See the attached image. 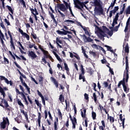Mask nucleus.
I'll use <instances>...</instances> for the list:
<instances>
[{"label":"nucleus","instance_id":"1","mask_svg":"<svg viewBox=\"0 0 130 130\" xmlns=\"http://www.w3.org/2000/svg\"><path fill=\"white\" fill-rule=\"evenodd\" d=\"M94 26L99 30L98 37L100 39L104 41V40L105 39H104V37H105V35H106V34H105V31H109V29H108L106 26L103 25L102 26L103 30L102 29L99 28L96 24H94Z\"/></svg>","mask_w":130,"mask_h":130},{"label":"nucleus","instance_id":"2","mask_svg":"<svg viewBox=\"0 0 130 130\" xmlns=\"http://www.w3.org/2000/svg\"><path fill=\"white\" fill-rule=\"evenodd\" d=\"M62 2L63 4H57V8L59 9L60 11L62 12H67L69 8L71 7V3H68L66 2V1L63 0Z\"/></svg>","mask_w":130,"mask_h":130},{"label":"nucleus","instance_id":"3","mask_svg":"<svg viewBox=\"0 0 130 130\" xmlns=\"http://www.w3.org/2000/svg\"><path fill=\"white\" fill-rule=\"evenodd\" d=\"M10 125V121H9V118L8 117H3V121L0 123V127L2 129H5L7 126V124Z\"/></svg>","mask_w":130,"mask_h":130},{"label":"nucleus","instance_id":"4","mask_svg":"<svg viewBox=\"0 0 130 130\" xmlns=\"http://www.w3.org/2000/svg\"><path fill=\"white\" fill-rule=\"evenodd\" d=\"M0 99L2 100L1 103H2V104H3V103H4L5 104L4 108L5 110H7V111L10 112V111H11V107H10V105H9V103H8V101H6V100H5V98H4V97L3 99L1 98Z\"/></svg>","mask_w":130,"mask_h":130},{"label":"nucleus","instance_id":"5","mask_svg":"<svg viewBox=\"0 0 130 130\" xmlns=\"http://www.w3.org/2000/svg\"><path fill=\"white\" fill-rule=\"evenodd\" d=\"M87 112V110L86 109H84L83 110V112L81 111V115L83 118H84V122L85 124V127H88V118L86 116V113Z\"/></svg>","mask_w":130,"mask_h":130},{"label":"nucleus","instance_id":"6","mask_svg":"<svg viewBox=\"0 0 130 130\" xmlns=\"http://www.w3.org/2000/svg\"><path fill=\"white\" fill-rule=\"evenodd\" d=\"M94 12L95 14H99V16L103 15L104 10L102 8V6L95 7L94 9Z\"/></svg>","mask_w":130,"mask_h":130},{"label":"nucleus","instance_id":"7","mask_svg":"<svg viewBox=\"0 0 130 130\" xmlns=\"http://www.w3.org/2000/svg\"><path fill=\"white\" fill-rule=\"evenodd\" d=\"M81 73L79 74V80H82L83 82H86V78L85 77V69L83 65L81 66Z\"/></svg>","mask_w":130,"mask_h":130},{"label":"nucleus","instance_id":"8","mask_svg":"<svg viewBox=\"0 0 130 130\" xmlns=\"http://www.w3.org/2000/svg\"><path fill=\"white\" fill-rule=\"evenodd\" d=\"M38 46L39 49H40V50L43 52V53L44 55V58H45V59L48 58V57H49V55H48L49 54V53L47 51L44 50V49L43 48V46H41V45H39Z\"/></svg>","mask_w":130,"mask_h":130},{"label":"nucleus","instance_id":"9","mask_svg":"<svg viewBox=\"0 0 130 130\" xmlns=\"http://www.w3.org/2000/svg\"><path fill=\"white\" fill-rule=\"evenodd\" d=\"M1 81H5V83H6V84L8 85L10 84V86H13V81H12V80L9 81V80L4 76H0V85L2 83Z\"/></svg>","mask_w":130,"mask_h":130},{"label":"nucleus","instance_id":"10","mask_svg":"<svg viewBox=\"0 0 130 130\" xmlns=\"http://www.w3.org/2000/svg\"><path fill=\"white\" fill-rule=\"evenodd\" d=\"M9 54H10V55L12 57V58H13V59L14 60L13 63H14V64H15L16 67H17V68L19 69V70H21L22 69V68H21V66H20V65H19L18 64V63H17V61H16V56L13 54V53H12V52L11 51H9Z\"/></svg>","mask_w":130,"mask_h":130},{"label":"nucleus","instance_id":"11","mask_svg":"<svg viewBox=\"0 0 130 130\" xmlns=\"http://www.w3.org/2000/svg\"><path fill=\"white\" fill-rule=\"evenodd\" d=\"M28 56L31 58V59L34 60L35 58H37V55L33 51H29L28 53Z\"/></svg>","mask_w":130,"mask_h":130},{"label":"nucleus","instance_id":"12","mask_svg":"<svg viewBox=\"0 0 130 130\" xmlns=\"http://www.w3.org/2000/svg\"><path fill=\"white\" fill-rule=\"evenodd\" d=\"M5 91H9V88L7 87H3H3L0 86V93L3 95L4 98H6V92Z\"/></svg>","mask_w":130,"mask_h":130},{"label":"nucleus","instance_id":"13","mask_svg":"<svg viewBox=\"0 0 130 130\" xmlns=\"http://www.w3.org/2000/svg\"><path fill=\"white\" fill-rule=\"evenodd\" d=\"M15 91L16 92V94L21 95V97H22L24 101L27 100V98L26 97V95H25V94H24L23 92H21V91L19 90L17 87H15Z\"/></svg>","mask_w":130,"mask_h":130},{"label":"nucleus","instance_id":"14","mask_svg":"<svg viewBox=\"0 0 130 130\" xmlns=\"http://www.w3.org/2000/svg\"><path fill=\"white\" fill-rule=\"evenodd\" d=\"M18 31L19 32V33H20V34H21V35H22V36H25L27 40H30V36H29V35L27 34V33L26 32H24L22 29L19 28Z\"/></svg>","mask_w":130,"mask_h":130},{"label":"nucleus","instance_id":"15","mask_svg":"<svg viewBox=\"0 0 130 130\" xmlns=\"http://www.w3.org/2000/svg\"><path fill=\"white\" fill-rule=\"evenodd\" d=\"M119 83L122 85L124 92H126L127 91V87L125 85V78L123 77L122 80L119 81Z\"/></svg>","mask_w":130,"mask_h":130},{"label":"nucleus","instance_id":"16","mask_svg":"<svg viewBox=\"0 0 130 130\" xmlns=\"http://www.w3.org/2000/svg\"><path fill=\"white\" fill-rule=\"evenodd\" d=\"M37 92H38V95L41 97V99H42V102L44 105V106H45L46 104H45V99H44V96H43V95H42V93H41V92L40 91H39V90H37Z\"/></svg>","mask_w":130,"mask_h":130},{"label":"nucleus","instance_id":"17","mask_svg":"<svg viewBox=\"0 0 130 130\" xmlns=\"http://www.w3.org/2000/svg\"><path fill=\"white\" fill-rule=\"evenodd\" d=\"M73 2L74 3L75 8H77V9H78V10H82V8L79 6L81 3L79 0H73Z\"/></svg>","mask_w":130,"mask_h":130},{"label":"nucleus","instance_id":"18","mask_svg":"<svg viewBox=\"0 0 130 130\" xmlns=\"http://www.w3.org/2000/svg\"><path fill=\"white\" fill-rule=\"evenodd\" d=\"M56 44H57V46L59 47V48H62V46L59 44H62V41L60 40V38H56Z\"/></svg>","mask_w":130,"mask_h":130},{"label":"nucleus","instance_id":"19","mask_svg":"<svg viewBox=\"0 0 130 130\" xmlns=\"http://www.w3.org/2000/svg\"><path fill=\"white\" fill-rule=\"evenodd\" d=\"M16 101H17V104H18L20 108H22V109H24V108H25L24 104H23V103H22V101L20 100V99H17Z\"/></svg>","mask_w":130,"mask_h":130},{"label":"nucleus","instance_id":"20","mask_svg":"<svg viewBox=\"0 0 130 130\" xmlns=\"http://www.w3.org/2000/svg\"><path fill=\"white\" fill-rule=\"evenodd\" d=\"M125 70H126V74H128V57L127 56H125Z\"/></svg>","mask_w":130,"mask_h":130},{"label":"nucleus","instance_id":"21","mask_svg":"<svg viewBox=\"0 0 130 130\" xmlns=\"http://www.w3.org/2000/svg\"><path fill=\"white\" fill-rule=\"evenodd\" d=\"M93 6L95 8L102 6L100 3V0H93Z\"/></svg>","mask_w":130,"mask_h":130},{"label":"nucleus","instance_id":"22","mask_svg":"<svg viewBox=\"0 0 130 130\" xmlns=\"http://www.w3.org/2000/svg\"><path fill=\"white\" fill-rule=\"evenodd\" d=\"M6 8H7L8 11H9V12H10V13L11 14H10V15L12 16V15H14V12L15 10V9L12 8L11 6H9V5H7L6 6Z\"/></svg>","mask_w":130,"mask_h":130},{"label":"nucleus","instance_id":"23","mask_svg":"<svg viewBox=\"0 0 130 130\" xmlns=\"http://www.w3.org/2000/svg\"><path fill=\"white\" fill-rule=\"evenodd\" d=\"M17 44L20 46L21 48L19 47V49L21 52V53H24V51H22V49L23 50H25V48H24V46L22 45L20 42H17Z\"/></svg>","mask_w":130,"mask_h":130},{"label":"nucleus","instance_id":"24","mask_svg":"<svg viewBox=\"0 0 130 130\" xmlns=\"http://www.w3.org/2000/svg\"><path fill=\"white\" fill-rule=\"evenodd\" d=\"M50 79L54 83L56 88H58V82L56 81V79L53 77H51Z\"/></svg>","mask_w":130,"mask_h":130},{"label":"nucleus","instance_id":"25","mask_svg":"<svg viewBox=\"0 0 130 130\" xmlns=\"http://www.w3.org/2000/svg\"><path fill=\"white\" fill-rule=\"evenodd\" d=\"M64 69L66 70V73L67 75H68V76H70V75H71V73H70V68H69L68 64H67L66 62H64Z\"/></svg>","mask_w":130,"mask_h":130},{"label":"nucleus","instance_id":"26","mask_svg":"<svg viewBox=\"0 0 130 130\" xmlns=\"http://www.w3.org/2000/svg\"><path fill=\"white\" fill-rule=\"evenodd\" d=\"M53 53L55 55L56 58H57V60H58V61H59L60 62H62V60H61V58L59 57V56H58L56 52H55L54 51H53Z\"/></svg>","mask_w":130,"mask_h":130},{"label":"nucleus","instance_id":"27","mask_svg":"<svg viewBox=\"0 0 130 130\" xmlns=\"http://www.w3.org/2000/svg\"><path fill=\"white\" fill-rule=\"evenodd\" d=\"M38 123L39 124V126H41V118H42V116H41V113H40V112L38 113Z\"/></svg>","mask_w":130,"mask_h":130},{"label":"nucleus","instance_id":"28","mask_svg":"<svg viewBox=\"0 0 130 130\" xmlns=\"http://www.w3.org/2000/svg\"><path fill=\"white\" fill-rule=\"evenodd\" d=\"M0 26L2 27L4 30H5L6 32H5V36L6 37L8 36V34H7V28H6V26H5V24H4V22H3V21H1V23H0Z\"/></svg>","mask_w":130,"mask_h":130},{"label":"nucleus","instance_id":"29","mask_svg":"<svg viewBox=\"0 0 130 130\" xmlns=\"http://www.w3.org/2000/svg\"><path fill=\"white\" fill-rule=\"evenodd\" d=\"M92 96H93L92 97V99L93 100L94 103H95V104H97V103H98V101H97V95H96V93L93 92Z\"/></svg>","mask_w":130,"mask_h":130},{"label":"nucleus","instance_id":"30","mask_svg":"<svg viewBox=\"0 0 130 130\" xmlns=\"http://www.w3.org/2000/svg\"><path fill=\"white\" fill-rule=\"evenodd\" d=\"M19 79H20L21 83H22L23 86L25 87V88H27L28 87V85H27V84L26 83V82H24V80L23 79L22 77L20 76Z\"/></svg>","mask_w":130,"mask_h":130},{"label":"nucleus","instance_id":"31","mask_svg":"<svg viewBox=\"0 0 130 130\" xmlns=\"http://www.w3.org/2000/svg\"><path fill=\"white\" fill-rule=\"evenodd\" d=\"M2 63L4 64H9L10 63V61L8 58H7L5 56H4V61H2Z\"/></svg>","mask_w":130,"mask_h":130},{"label":"nucleus","instance_id":"32","mask_svg":"<svg viewBox=\"0 0 130 130\" xmlns=\"http://www.w3.org/2000/svg\"><path fill=\"white\" fill-rule=\"evenodd\" d=\"M58 124V118H56V121L54 122V130H57V125Z\"/></svg>","mask_w":130,"mask_h":130},{"label":"nucleus","instance_id":"33","mask_svg":"<svg viewBox=\"0 0 130 130\" xmlns=\"http://www.w3.org/2000/svg\"><path fill=\"white\" fill-rule=\"evenodd\" d=\"M10 43L11 48H12L14 50H16V47H15V44L14 43V40L10 41Z\"/></svg>","mask_w":130,"mask_h":130},{"label":"nucleus","instance_id":"34","mask_svg":"<svg viewBox=\"0 0 130 130\" xmlns=\"http://www.w3.org/2000/svg\"><path fill=\"white\" fill-rule=\"evenodd\" d=\"M59 101L62 103V102H64V96L62 95V94H60L59 96Z\"/></svg>","mask_w":130,"mask_h":130},{"label":"nucleus","instance_id":"35","mask_svg":"<svg viewBox=\"0 0 130 130\" xmlns=\"http://www.w3.org/2000/svg\"><path fill=\"white\" fill-rule=\"evenodd\" d=\"M8 34L10 38V41H12L14 40L13 39V36L12 35V32H11V31H10V29H8Z\"/></svg>","mask_w":130,"mask_h":130},{"label":"nucleus","instance_id":"36","mask_svg":"<svg viewBox=\"0 0 130 130\" xmlns=\"http://www.w3.org/2000/svg\"><path fill=\"white\" fill-rule=\"evenodd\" d=\"M124 51L127 54L129 52V48L128 47V44L127 43L125 45Z\"/></svg>","mask_w":130,"mask_h":130},{"label":"nucleus","instance_id":"37","mask_svg":"<svg viewBox=\"0 0 130 130\" xmlns=\"http://www.w3.org/2000/svg\"><path fill=\"white\" fill-rule=\"evenodd\" d=\"M57 111H58V115L59 118L62 119V114H61V112L60 111V110L59 109H58Z\"/></svg>","mask_w":130,"mask_h":130},{"label":"nucleus","instance_id":"38","mask_svg":"<svg viewBox=\"0 0 130 130\" xmlns=\"http://www.w3.org/2000/svg\"><path fill=\"white\" fill-rule=\"evenodd\" d=\"M56 33L59 35H66V31H60L59 30H56Z\"/></svg>","mask_w":130,"mask_h":130},{"label":"nucleus","instance_id":"39","mask_svg":"<svg viewBox=\"0 0 130 130\" xmlns=\"http://www.w3.org/2000/svg\"><path fill=\"white\" fill-rule=\"evenodd\" d=\"M115 13H116V11L113 10L110 11V14H109V18H112V16H113V14L114 15L115 14Z\"/></svg>","mask_w":130,"mask_h":130},{"label":"nucleus","instance_id":"40","mask_svg":"<svg viewBox=\"0 0 130 130\" xmlns=\"http://www.w3.org/2000/svg\"><path fill=\"white\" fill-rule=\"evenodd\" d=\"M19 1L21 5H22L23 8H25V9H26V3L25 2V1L24 0H19Z\"/></svg>","mask_w":130,"mask_h":130},{"label":"nucleus","instance_id":"41","mask_svg":"<svg viewBox=\"0 0 130 130\" xmlns=\"http://www.w3.org/2000/svg\"><path fill=\"white\" fill-rule=\"evenodd\" d=\"M65 103H66V110H67V111H69V109H68V107H70V102L68 103V101H67V100H65Z\"/></svg>","mask_w":130,"mask_h":130},{"label":"nucleus","instance_id":"42","mask_svg":"<svg viewBox=\"0 0 130 130\" xmlns=\"http://www.w3.org/2000/svg\"><path fill=\"white\" fill-rule=\"evenodd\" d=\"M126 76V78H125V82L126 83H127L128 82V79L129 78V76H128V73L124 74V77Z\"/></svg>","mask_w":130,"mask_h":130},{"label":"nucleus","instance_id":"43","mask_svg":"<svg viewBox=\"0 0 130 130\" xmlns=\"http://www.w3.org/2000/svg\"><path fill=\"white\" fill-rule=\"evenodd\" d=\"M126 15H130V5L128 6L125 10Z\"/></svg>","mask_w":130,"mask_h":130},{"label":"nucleus","instance_id":"44","mask_svg":"<svg viewBox=\"0 0 130 130\" xmlns=\"http://www.w3.org/2000/svg\"><path fill=\"white\" fill-rule=\"evenodd\" d=\"M91 116L93 120H95V119H96V116H97L96 113L94 111H92L91 113Z\"/></svg>","mask_w":130,"mask_h":130},{"label":"nucleus","instance_id":"45","mask_svg":"<svg viewBox=\"0 0 130 130\" xmlns=\"http://www.w3.org/2000/svg\"><path fill=\"white\" fill-rule=\"evenodd\" d=\"M35 102L36 103V104L37 105L38 107H40L42 106V105L41 104V103H39V101L36 99L35 100Z\"/></svg>","mask_w":130,"mask_h":130},{"label":"nucleus","instance_id":"46","mask_svg":"<svg viewBox=\"0 0 130 130\" xmlns=\"http://www.w3.org/2000/svg\"><path fill=\"white\" fill-rule=\"evenodd\" d=\"M23 115H24L26 119V121L27 122H30V121L29 120V118H28V113H27V112H25L24 114H23Z\"/></svg>","mask_w":130,"mask_h":130},{"label":"nucleus","instance_id":"47","mask_svg":"<svg viewBox=\"0 0 130 130\" xmlns=\"http://www.w3.org/2000/svg\"><path fill=\"white\" fill-rule=\"evenodd\" d=\"M84 96V99L86 100L87 102H89V94L85 93Z\"/></svg>","mask_w":130,"mask_h":130},{"label":"nucleus","instance_id":"48","mask_svg":"<svg viewBox=\"0 0 130 130\" xmlns=\"http://www.w3.org/2000/svg\"><path fill=\"white\" fill-rule=\"evenodd\" d=\"M99 107L100 108V111H101V113H102V110H104V111H105V110H106V109L104 108V107H103V106H102L101 105V104H100V103H99Z\"/></svg>","mask_w":130,"mask_h":130},{"label":"nucleus","instance_id":"49","mask_svg":"<svg viewBox=\"0 0 130 130\" xmlns=\"http://www.w3.org/2000/svg\"><path fill=\"white\" fill-rule=\"evenodd\" d=\"M120 26V23H119L117 26H115V28H113V30L115 31V32H117L118 31V28Z\"/></svg>","mask_w":130,"mask_h":130},{"label":"nucleus","instance_id":"50","mask_svg":"<svg viewBox=\"0 0 130 130\" xmlns=\"http://www.w3.org/2000/svg\"><path fill=\"white\" fill-rule=\"evenodd\" d=\"M31 36H32L34 39H37V35L33 31L31 33Z\"/></svg>","mask_w":130,"mask_h":130},{"label":"nucleus","instance_id":"51","mask_svg":"<svg viewBox=\"0 0 130 130\" xmlns=\"http://www.w3.org/2000/svg\"><path fill=\"white\" fill-rule=\"evenodd\" d=\"M4 22L7 24V26H11V23L7 18L4 19Z\"/></svg>","mask_w":130,"mask_h":130},{"label":"nucleus","instance_id":"52","mask_svg":"<svg viewBox=\"0 0 130 130\" xmlns=\"http://www.w3.org/2000/svg\"><path fill=\"white\" fill-rule=\"evenodd\" d=\"M43 80H44L43 77L40 76L39 78V81L41 84H43Z\"/></svg>","mask_w":130,"mask_h":130},{"label":"nucleus","instance_id":"53","mask_svg":"<svg viewBox=\"0 0 130 130\" xmlns=\"http://www.w3.org/2000/svg\"><path fill=\"white\" fill-rule=\"evenodd\" d=\"M57 10H58V13H59V14L60 15V17L61 18H65L66 15L63 13H62L61 12H60V11H59L58 8H57Z\"/></svg>","mask_w":130,"mask_h":130},{"label":"nucleus","instance_id":"54","mask_svg":"<svg viewBox=\"0 0 130 130\" xmlns=\"http://www.w3.org/2000/svg\"><path fill=\"white\" fill-rule=\"evenodd\" d=\"M90 54H91L93 56V57H96V52L93 51H89Z\"/></svg>","mask_w":130,"mask_h":130},{"label":"nucleus","instance_id":"55","mask_svg":"<svg viewBox=\"0 0 130 130\" xmlns=\"http://www.w3.org/2000/svg\"><path fill=\"white\" fill-rule=\"evenodd\" d=\"M109 119H110V122L113 123L114 122V117L110 116Z\"/></svg>","mask_w":130,"mask_h":130},{"label":"nucleus","instance_id":"56","mask_svg":"<svg viewBox=\"0 0 130 130\" xmlns=\"http://www.w3.org/2000/svg\"><path fill=\"white\" fill-rule=\"evenodd\" d=\"M14 119H15V121H16V122H17V123H21V122H22L21 120L20 119H19V118L18 117L15 118Z\"/></svg>","mask_w":130,"mask_h":130},{"label":"nucleus","instance_id":"57","mask_svg":"<svg viewBox=\"0 0 130 130\" xmlns=\"http://www.w3.org/2000/svg\"><path fill=\"white\" fill-rule=\"evenodd\" d=\"M48 115H49V117L50 119L52 121L53 120V118L52 117V116L51 115V113H50V111H49L48 112Z\"/></svg>","mask_w":130,"mask_h":130},{"label":"nucleus","instance_id":"58","mask_svg":"<svg viewBox=\"0 0 130 130\" xmlns=\"http://www.w3.org/2000/svg\"><path fill=\"white\" fill-rule=\"evenodd\" d=\"M74 54L75 55H74V57H75L76 58H77V59H78V60L80 59V56H79V55H78L77 53L74 52Z\"/></svg>","mask_w":130,"mask_h":130},{"label":"nucleus","instance_id":"59","mask_svg":"<svg viewBox=\"0 0 130 130\" xmlns=\"http://www.w3.org/2000/svg\"><path fill=\"white\" fill-rule=\"evenodd\" d=\"M1 40V42L2 44L3 47H6V44H5V42L4 41V39H0Z\"/></svg>","mask_w":130,"mask_h":130},{"label":"nucleus","instance_id":"60","mask_svg":"<svg viewBox=\"0 0 130 130\" xmlns=\"http://www.w3.org/2000/svg\"><path fill=\"white\" fill-rule=\"evenodd\" d=\"M88 73H89V74H90V75H93V73H94V70L90 68L89 69Z\"/></svg>","mask_w":130,"mask_h":130},{"label":"nucleus","instance_id":"61","mask_svg":"<svg viewBox=\"0 0 130 130\" xmlns=\"http://www.w3.org/2000/svg\"><path fill=\"white\" fill-rule=\"evenodd\" d=\"M119 116H120V120L121 121H122V123L123 122V121L124 122V121L125 120V118H124L123 119H122V114H120Z\"/></svg>","mask_w":130,"mask_h":130},{"label":"nucleus","instance_id":"62","mask_svg":"<svg viewBox=\"0 0 130 130\" xmlns=\"http://www.w3.org/2000/svg\"><path fill=\"white\" fill-rule=\"evenodd\" d=\"M99 47H100V50H102V51H103V53H104V54H106V51H105L104 48H103V47H102L101 46H99Z\"/></svg>","mask_w":130,"mask_h":130},{"label":"nucleus","instance_id":"63","mask_svg":"<svg viewBox=\"0 0 130 130\" xmlns=\"http://www.w3.org/2000/svg\"><path fill=\"white\" fill-rule=\"evenodd\" d=\"M72 123H77V118H76V117H74L73 119L71 120Z\"/></svg>","mask_w":130,"mask_h":130},{"label":"nucleus","instance_id":"64","mask_svg":"<svg viewBox=\"0 0 130 130\" xmlns=\"http://www.w3.org/2000/svg\"><path fill=\"white\" fill-rule=\"evenodd\" d=\"M87 42H92V43H94V42H93V40L89 37L87 38Z\"/></svg>","mask_w":130,"mask_h":130}]
</instances>
